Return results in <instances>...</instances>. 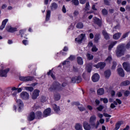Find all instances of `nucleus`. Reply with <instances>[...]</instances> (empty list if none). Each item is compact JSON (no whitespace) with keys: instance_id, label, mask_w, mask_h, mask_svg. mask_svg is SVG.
<instances>
[{"instance_id":"obj_4","label":"nucleus","mask_w":130,"mask_h":130,"mask_svg":"<svg viewBox=\"0 0 130 130\" xmlns=\"http://www.w3.org/2000/svg\"><path fill=\"white\" fill-rule=\"evenodd\" d=\"M40 93V90L38 89H35L31 95V98L33 100L37 99L38 97L39 96V93Z\"/></svg>"},{"instance_id":"obj_40","label":"nucleus","mask_w":130,"mask_h":130,"mask_svg":"<svg viewBox=\"0 0 130 130\" xmlns=\"http://www.w3.org/2000/svg\"><path fill=\"white\" fill-rule=\"evenodd\" d=\"M75 79H76V83H80L82 81V78L80 76L75 77Z\"/></svg>"},{"instance_id":"obj_62","label":"nucleus","mask_w":130,"mask_h":130,"mask_svg":"<svg viewBox=\"0 0 130 130\" xmlns=\"http://www.w3.org/2000/svg\"><path fill=\"white\" fill-rule=\"evenodd\" d=\"M73 105H76V106H80V103L79 102H75L73 103Z\"/></svg>"},{"instance_id":"obj_49","label":"nucleus","mask_w":130,"mask_h":130,"mask_svg":"<svg viewBox=\"0 0 130 130\" xmlns=\"http://www.w3.org/2000/svg\"><path fill=\"white\" fill-rule=\"evenodd\" d=\"M41 102H45L46 101V98L44 96H42L41 98Z\"/></svg>"},{"instance_id":"obj_28","label":"nucleus","mask_w":130,"mask_h":130,"mask_svg":"<svg viewBox=\"0 0 130 130\" xmlns=\"http://www.w3.org/2000/svg\"><path fill=\"white\" fill-rule=\"evenodd\" d=\"M78 29H83L84 28V24L82 22H79L76 26Z\"/></svg>"},{"instance_id":"obj_5","label":"nucleus","mask_w":130,"mask_h":130,"mask_svg":"<svg viewBox=\"0 0 130 130\" xmlns=\"http://www.w3.org/2000/svg\"><path fill=\"white\" fill-rule=\"evenodd\" d=\"M96 118H97L96 117V116H95L94 115L91 116L90 117L89 122L91 123V125L92 127V128L95 127V122L96 121Z\"/></svg>"},{"instance_id":"obj_18","label":"nucleus","mask_w":130,"mask_h":130,"mask_svg":"<svg viewBox=\"0 0 130 130\" xmlns=\"http://www.w3.org/2000/svg\"><path fill=\"white\" fill-rule=\"evenodd\" d=\"M51 11H55L58 8V5L55 3H52L50 6Z\"/></svg>"},{"instance_id":"obj_16","label":"nucleus","mask_w":130,"mask_h":130,"mask_svg":"<svg viewBox=\"0 0 130 130\" xmlns=\"http://www.w3.org/2000/svg\"><path fill=\"white\" fill-rule=\"evenodd\" d=\"M6 30L8 32H10L11 33H14L17 31V28L12 27V26L8 25L6 27Z\"/></svg>"},{"instance_id":"obj_36","label":"nucleus","mask_w":130,"mask_h":130,"mask_svg":"<svg viewBox=\"0 0 130 130\" xmlns=\"http://www.w3.org/2000/svg\"><path fill=\"white\" fill-rule=\"evenodd\" d=\"M102 14H103L104 16H107L108 14V11H107V10L104 9L102 10Z\"/></svg>"},{"instance_id":"obj_30","label":"nucleus","mask_w":130,"mask_h":130,"mask_svg":"<svg viewBox=\"0 0 130 130\" xmlns=\"http://www.w3.org/2000/svg\"><path fill=\"white\" fill-rule=\"evenodd\" d=\"M86 57H87L88 59L89 60H92V59H93V58H94V56H93V55L87 53L86 54Z\"/></svg>"},{"instance_id":"obj_55","label":"nucleus","mask_w":130,"mask_h":130,"mask_svg":"<svg viewBox=\"0 0 130 130\" xmlns=\"http://www.w3.org/2000/svg\"><path fill=\"white\" fill-rule=\"evenodd\" d=\"M88 0H79L80 3L82 5H84V4H86V2H87Z\"/></svg>"},{"instance_id":"obj_29","label":"nucleus","mask_w":130,"mask_h":130,"mask_svg":"<svg viewBox=\"0 0 130 130\" xmlns=\"http://www.w3.org/2000/svg\"><path fill=\"white\" fill-rule=\"evenodd\" d=\"M77 59L78 64H80V66H82V64L84 63V62L83 61V58H82V57H78Z\"/></svg>"},{"instance_id":"obj_6","label":"nucleus","mask_w":130,"mask_h":130,"mask_svg":"<svg viewBox=\"0 0 130 130\" xmlns=\"http://www.w3.org/2000/svg\"><path fill=\"white\" fill-rule=\"evenodd\" d=\"M10 71V69H7L4 70H0V77L7 78V74Z\"/></svg>"},{"instance_id":"obj_21","label":"nucleus","mask_w":130,"mask_h":130,"mask_svg":"<svg viewBox=\"0 0 130 130\" xmlns=\"http://www.w3.org/2000/svg\"><path fill=\"white\" fill-rule=\"evenodd\" d=\"M121 32H117L114 34V35L113 36V39H114L115 40H117L118 39H119V38H120V37L121 36Z\"/></svg>"},{"instance_id":"obj_59","label":"nucleus","mask_w":130,"mask_h":130,"mask_svg":"<svg viewBox=\"0 0 130 130\" xmlns=\"http://www.w3.org/2000/svg\"><path fill=\"white\" fill-rule=\"evenodd\" d=\"M101 100H103L104 103H108V100L107 99H101Z\"/></svg>"},{"instance_id":"obj_50","label":"nucleus","mask_w":130,"mask_h":130,"mask_svg":"<svg viewBox=\"0 0 130 130\" xmlns=\"http://www.w3.org/2000/svg\"><path fill=\"white\" fill-rule=\"evenodd\" d=\"M104 108V107H103V106L101 105L99 107H98L96 108V109H98V110H99V111H102V110Z\"/></svg>"},{"instance_id":"obj_10","label":"nucleus","mask_w":130,"mask_h":130,"mask_svg":"<svg viewBox=\"0 0 130 130\" xmlns=\"http://www.w3.org/2000/svg\"><path fill=\"white\" fill-rule=\"evenodd\" d=\"M92 81L94 83H96V82H98L99 81V79H100V76L99 74L95 73L93 75V76L91 77Z\"/></svg>"},{"instance_id":"obj_61","label":"nucleus","mask_w":130,"mask_h":130,"mask_svg":"<svg viewBox=\"0 0 130 130\" xmlns=\"http://www.w3.org/2000/svg\"><path fill=\"white\" fill-rule=\"evenodd\" d=\"M69 58L70 60H74L75 59V56L71 55Z\"/></svg>"},{"instance_id":"obj_26","label":"nucleus","mask_w":130,"mask_h":130,"mask_svg":"<svg viewBox=\"0 0 130 130\" xmlns=\"http://www.w3.org/2000/svg\"><path fill=\"white\" fill-rule=\"evenodd\" d=\"M54 99L55 101H58V100H60V94L59 93H55L54 95Z\"/></svg>"},{"instance_id":"obj_31","label":"nucleus","mask_w":130,"mask_h":130,"mask_svg":"<svg viewBox=\"0 0 130 130\" xmlns=\"http://www.w3.org/2000/svg\"><path fill=\"white\" fill-rule=\"evenodd\" d=\"M130 82L128 80H125L124 81L122 82L121 85L122 86H128L129 85Z\"/></svg>"},{"instance_id":"obj_39","label":"nucleus","mask_w":130,"mask_h":130,"mask_svg":"<svg viewBox=\"0 0 130 130\" xmlns=\"http://www.w3.org/2000/svg\"><path fill=\"white\" fill-rule=\"evenodd\" d=\"M99 39H100V35H96L94 37V41H95V42H98Z\"/></svg>"},{"instance_id":"obj_37","label":"nucleus","mask_w":130,"mask_h":130,"mask_svg":"<svg viewBox=\"0 0 130 130\" xmlns=\"http://www.w3.org/2000/svg\"><path fill=\"white\" fill-rule=\"evenodd\" d=\"M24 89L27 91H29V92H32L34 90V88L32 87H24Z\"/></svg>"},{"instance_id":"obj_23","label":"nucleus","mask_w":130,"mask_h":130,"mask_svg":"<svg viewBox=\"0 0 130 130\" xmlns=\"http://www.w3.org/2000/svg\"><path fill=\"white\" fill-rule=\"evenodd\" d=\"M110 76H111V71L110 70H107L105 72V77L106 79H109Z\"/></svg>"},{"instance_id":"obj_41","label":"nucleus","mask_w":130,"mask_h":130,"mask_svg":"<svg viewBox=\"0 0 130 130\" xmlns=\"http://www.w3.org/2000/svg\"><path fill=\"white\" fill-rule=\"evenodd\" d=\"M78 109L80 110V111H85V108H84V107H83V105H81L79 106L78 107Z\"/></svg>"},{"instance_id":"obj_34","label":"nucleus","mask_w":130,"mask_h":130,"mask_svg":"<svg viewBox=\"0 0 130 130\" xmlns=\"http://www.w3.org/2000/svg\"><path fill=\"white\" fill-rule=\"evenodd\" d=\"M113 104H114V105H117V103L118 104H121V103H122V102H121V100L118 99H116V101L113 102Z\"/></svg>"},{"instance_id":"obj_22","label":"nucleus","mask_w":130,"mask_h":130,"mask_svg":"<svg viewBox=\"0 0 130 130\" xmlns=\"http://www.w3.org/2000/svg\"><path fill=\"white\" fill-rule=\"evenodd\" d=\"M103 34L105 37V39L106 40H108L109 39H110V37H109V34H108V33H107L106 30H103Z\"/></svg>"},{"instance_id":"obj_13","label":"nucleus","mask_w":130,"mask_h":130,"mask_svg":"<svg viewBox=\"0 0 130 130\" xmlns=\"http://www.w3.org/2000/svg\"><path fill=\"white\" fill-rule=\"evenodd\" d=\"M83 127L85 130H91V128H93L92 125H90V124L87 122H84Z\"/></svg>"},{"instance_id":"obj_60","label":"nucleus","mask_w":130,"mask_h":130,"mask_svg":"<svg viewBox=\"0 0 130 130\" xmlns=\"http://www.w3.org/2000/svg\"><path fill=\"white\" fill-rule=\"evenodd\" d=\"M104 116H105V117H111V115H109V114H108L107 113H104Z\"/></svg>"},{"instance_id":"obj_27","label":"nucleus","mask_w":130,"mask_h":130,"mask_svg":"<svg viewBox=\"0 0 130 130\" xmlns=\"http://www.w3.org/2000/svg\"><path fill=\"white\" fill-rule=\"evenodd\" d=\"M53 107L56 113H58V112L60 111V109H59V107L57 106L56 105H54Z\"/></svg>"},{"instance_id":"obj_15","label":"nucleus","mask_w":130,"mask_h":130,"mask_svg":"<svg viewBox=\"0 0 130 130\" xmlns=\"http://www.w3.org/2000/svg\"><path fill=\"white\" fill-rule=\"evenodd\" d=\"M123 68L124 69L125 71L126 72H130V64L124 62L122 64Z\"/></svg>"},{"instance_id":"obj_17","label":"nucleus","mask_w":130,"mask_h":130,"mask_svg":"<svg viewBox=\"0 0 130 130\" xmlns=\"http://www.w3.org/2000/svg\"><path fill=\"white\" fill-rule=\"evenodd\" d=\"M93 22L95 24L99 25V27H101V26H102V21H101V20L98 18L94 17Z\"/></svg>"},{"instance_id":"obj_3","label":"nucleus","mask_w":130,"mask_h":130,"mask_svg":"<svg viewBox=\"0 0 130 130\" xmlns=\"http://www.w3.org/2000/svg\"><path fill=\"white\" fill-rule=\"evenodd\" d=\"M20 96L21 99H23V100H28L30 95L28 92L23 91L20 94Z\"/></svg>"},{"instance_id":"obj_12","label":"nucleus","mask_w":130,"mask_h":130,"mask_svg":"<svg viewBox=\"0 0 130 130\" xmlns=\"http://www.w3.org/2000/svg\"><path fill=\"white\" fill-rule=\"evenodd\" d=\"M51 113V109L50 108H47L43 112V116L44 117H47V116H49L50 114Z\"/></svg>"},{"instance_id":"obj_53","label":"nucleus","mask_w":130,"mask_h":130,"mask_svg":"<svg viewBox=\"0 0 130 130\" xmlns=\"http://www.w3.org/2000/svg\"><path fill=\"white\" fill-rule=\"evenodd\" d=\"M71 82L72 83H77V79H76V77L72 78Z\"/></svg>"},{"instance_id":"obj_44","label":"nucleus","mask_w":130,"mask_h":130,"mask_svg":"<svg viewBox=\"0 0 130 130\" xmlns=\"http://www.w3.org/2000/svg\"><path fill=\"white\" fill-rule=\"evenodd\" d=\"M130 94V92L128 90H126L124 92V96H125V97H127V96H129Z\"/></svg>"},{"instance_id":"obj_2","label":"nucleus","mask_w":130,"mask_h":130,"mask_svg":"<svg viewBox=\"0 0 130 130\" xmlns=\"http://www.w3.org/2000/svg\"><path fill=\"white\" fill-rule=\"evenodd\" d=\"M124 52H125L124 45H120L117 46L116 50V55L117 57H121V56L124 55Z\"/></svg>"},{"instance_id":"obj_35","label":"nucleus","mask_w":130,"mask_h":130,"mask_svg":"<svg viewBox=\"0 0 130 130\" xmlns=\"http://www.w3.org/2000/svg\"><path fill=\"white\" fill-rule=\"evenodd\" d=\"M75 129L76 130H82V125L80 124H76L75 126Z\"/></svg>"},{"instance_id":"obj_20","label":"nucleus","mask_w":130,"mask_h":130,"mask_svg":"<svg viewBox=\"0 0 130 130\" xmlns=\"http://www.w3.org/2000/svg\"><path fill=\"white\" fill-rule=\"evenodd\" d=\"M8 21L9 19H6L3 21L2 25L0 26L1 30H3V29L5 28V27H6V25H7V23H8Z\"/></svg>"},{"instance_id":"obj_25","label":"nucleus","mask_w":130,"mask_h":130,"mask_svg":"<svg viewBox=\"0 0 130 130\" xmlns=\"http://www.w3.org/2000/svg\"><path fill=\"white\" fill-rule=\"evenodd\" d=\"M51 14V12L50 10L47 11V14L46 16V21H49V19H50V15Z\"/></svg>"},{"instance_id":"obj_24","label":"nucleus","mask_w":130,"mask_h":130,"mask_svg":"<svg viewBox=\"0 0 130 130\" xmlns=\"http://www.w3.org/2000/svg\"><path fill=\"white\" fill-rule=\"evenodd\" d=\"M97 94L98 95H103V94H104V88H99L98 90H97Z\"/></svg>"},{"instance_id":"obj_45","label":"nucleus","mask_w":130,"mask_h":130,"mask_svg":"<svg viewBox=\"0 0 130 130\" xmlns=\"http://www.w3.org/2000/svg\"><path fill=\"white\" fill-rule=\"evenodd\" d=\"M91 51L92 52H96V51H98V49L96 47V46H93L91 49Z\"/></svg>"},{"instance_id":"obj_57","label":"nucleus","mask_w":130,"mask_h":130,"mask_svg":"<svg viewBox=\"0 0 130 130\" xmlns=\"http://www.w3.org/2000/svg\"><path fill=\"white\" fill-rule=\"evenodd\" d=\"M73 14L74 16H78L79 15V11L78 10L74 11Z\"/></svg>"},{"instance_id":"obj_47","label":"nucleus","mask_w":130,"mask_h":130,"mask_svg":"<svg viewBox=\"0 0 130 130\" xmlns=\"http://www.w3.org/2000/svg\"><path fill=\"white\" fill-rule=\"evenodd\" d=\"M112 60V58L111 56H108V58L106 59V62L109 63Z\"/></svg>"},{"instance_id":"obj_51","label":"nucleus","mask_w":130,"mask_h":130,"mask_svg":"<svg viewBox=\"0 0 130 130\" xmlns=\"http://www.w3.org/2000/svg\"><path fill=\"white\" fill-rule=\"evenodd\" d=\"M25 30H23V29L19 30V34H20L21 37H23V35H24V33H25Z\"/></svg>"},{"instance_id":"obj_56","label":"nucleus","mask_w":130,"mask_h":130,"mask_svg":"<svg viewBox=\"0 0 130 130\" xmlns=\"http://www.w3.org/2000/svg\"><path fill=\"white\" fill-rule=\"evenodd\" d=\"M96 5H97V3H95V4L93 5L92 6V9L93 11H97V9H96Z\"/></svg>"},{"instance_id":"obj_64","label":"nucleus","mask_w":130,"mask_h":130,"mask_svg":"<svg viewBox=\"0 0 130 130\" xmlns=\"http://www.w3.org/2000/svg\"><path fill=\"white\" fill-rule=\"evenodd\" d=\"M98 116L101 119L102 117H103V115L102 114L99 113L98 114Z\"/></svg>"},{"instance_id":"obj_19","label":"nucleus","mask_w":130,"mask_h":130,"mask_svg":"<svg viewBox=\"0 0 130 130\" xmlns=\"http://www.w3.org/2000/svg\"><path fill=\"white\" fill-rule=\"evenodd\" d=\"M118 74L120 77H124V71L122 68H119L117 70Z\"/></svg>"},{"instance_id":"obj_52","label":"nucleus","mask_w":130,"mask_h":130,"mask_svg":"<svg viewBox=\"0 0 130 130\" xmlns=\"http://www.w3.org/2000/svg\"><path fill=\"white\" fill-rule=\"evenodd\" d=\"M62 12L65 14V13H67V9L66 8V7L64 5L63 6L62 8Z\"/></svg>"},{"instance_id":"obj_46","label":"nucleus","mask_w":130,"mask_h":130,"mask_svg":"<svg viewBox=\"0 0 130 130\" xmlns=\"http://www.w3.org/2000/svg\"><path fill=\"white\" fill-rule=\"evenodd\" d=\"M127 36H128V32H126L122 35L121 39H124V38H126Z\"/></svg>"},{"instance_id":"obj_9","label":"nucleus","mask_w":130,"mask_h":130,"mask_svg":"<svg viewBox=\"0 0 130 130\" xmlns=\"http://www.w3.org/2000/svg\"><path fill=\"white\" fill-rule=\"evenodd\" d=\"M105 66H106V63L104 62H100L98 63L97 64H95L93 66L94 68H96V69H101L102 70V69H104L105 68Z\"/></svg>"},{"instance_id":"obj_58","label":"nucleus","mask_w":130,"mask_h":130,"mask_svg":"<svg viewBox=\"0 0 130 130\" xmlns=\"http://www.w3.org/2000/svg\"><path fill=\"white\" fill-rule=\"evenodd\" d=\"M17 93L18 92L17 91H14L12 92V95L13 96V97H16Z\"/></svg>"},{"instance_id":"obj_7","label":"nucleus","mask_w":130,"mask_h":130,"mask_svg":"<svg viewBox=\"0 0 130 130\" xmlns=\"http://www.w3.org/2000/svg\"><path fill=\"white\" fill-rule=\"evenodd\" d=\"M19 80L20 81H22L23 82H28L29 81H33V77L30 76H27V77H20Z\"/></svg>"},{"instance_id":"obj_11","label":"nucleus","mask_w":130,"mask_h":130,"mask_svg":"<svg viewBox=\"0 0 130 130\" xmlns=\"http://www.w3.org/2000/svg\"><path fill=\"white\" fill-rule=\"evenodd\" d=\"M85 37V34H81L78 38L75 39V41H77L79 44L82 43L83 39Z\"/></svg>"},{"instance_id":"obj_8","label":"nucleus","mask_w":130,"mask_h":130,"mask_svg":"<svg viewBox=\"0 0 130 130\" xmlns=\"http://www.w3.org/2000/svg\"><path fill=\"white\" fill-rule=\"evenodd\" d=\"M15 100L16 101V103H17L18 105L19 106V109L18 111H20L23 107H24V104L23 103V102L22 100L20 99H17L16 98H15Z\"/></svg>"},{"instance_id":"obj_48","label":"nucleus","mask_w":130,"mask_h":130,"mask_svg":"<svg viewBox=\"0 0 130 130\" xmlns=\"http://www.w3.org/2000/svg\"><path fill=\"white\" fill-rule=\"evenodd\" d=\"M117 63L116 62L114 61L113 62V65L112 66V70H114V69H115V68H116V66H117Z\"/></svg>"},{"instance_id":"obj_38","label":"nucleus","mask_w":130,"mask_h":130,"mask_svg":"<svg viewBox=\"0 0 130 130\" xmlns=\"http://www.w3.org/2000/svg\"><path fill=\"white\" fill-rule=\"evenodd\" d=\"M36 115L38 118H41V117L42 116V112L40 111H38L36 113Z\"/></svg>"},{"instance_id":"obj_54","label":"nucleus","mask_w":130,"mask_h":130,"mask_svg":"<svg viewBox=\"0 0 130 130\" xmlns=\"http://www.w3.org/2000/svg\"><path fill=\"white\" fill-rule=\"evenodd\" d=\"M22 43L24 44V45H27L28 44V40H24L22 41Z\"/></svg>"},{"instance_id":"obj_1","label":"nucleus","mask_w":130,"mask_h":130,"mask_svg":"<svg viewBox=\"0 0 130 130\" xmlns=\"http://www.w3.org/2000/svg\"><path fill=\"white\" fill-rule=\"evenodd\" d=\"M66 86H67V83H63L62 85H60L58 82H54L50 87L49 91L53 92L55 90H61V86L66 87Z\"/></svg>"},{"instance_id":"obj_14","label":"nucleus","mask_w":130,"mask_h":130,"mask_svg":"<svg viewBox=\"0 0 130 130\" xmlns=\"http://www.w3.org/2000/svg\"><path fill=\"white\" fill-rule=\"evenodd\" d=\"M34 119H35V113L31 112L28 115L27 120L29 121H32V120H34Z\"/></svg>"},{"instance_id":"obj_33","label":"nucleus","mask_w":130,"mask_h":130,"mask_svg":"<svg viewBox=\"0 0 130 130\" xmlns=\"http://www.w3.org/2000/svg\"><path fill=\"white\" fill-rule=\"evenodd\" d=\"M116 43H117V41L112 42L111 44L109 46V50H111L112 48H113V46L115 45Z\"/></svg>"},{"instance_id":"obj_63","label":"nucleus","mask_w":130,"mask_h":130,"mask_svg":"<svg viewBox=\"0 0 130 130\" xmlns=\"http://www.w3.org/2000/svg\"><path fill=\"white\" fill-rule=\"evenodd\" d=\"M116 95L118 97H121V96H122V93H121V92H118L116 93Z\"/></svg>"},{"instance_id":"obj_43","label":"nucleus","mask_w":130,"mask_h":130,"mask_svg":"<svg viewBox=\"0 0 130 130\" xmlns=\"http://www.w3.org/2000/svg\"><path fill=\"white\" fill-rule=\"evenodd\" d=\"M72 2L75 6H79V0H72Z\"/></svg>"},{"instance_id":"obj_42","label":"nucleus","mask_w":130,"mask_h":130,"mask_svg":"<svg viewBox=\"0 0 130 130\" xmlns=\"http://www.w3.org/2000/svg\"><path fill=\"white\" fill-rule=\"evenodd\" d=\"M85 10L86 11H89V10H90V4H89V2H87L86 4Z\"/></svg>"},{"instance_id":"obj_32","label":"nucleus","mask_w":130,"mask_h":130,"mask_svg":"<svg viewBox=\"0 0 130 130\" xmlns=\"http://www.w3.org/2000/svg\"><path fill=\"white\" fill-rule=\"evenodd\" d=\"M120 125H121V122H118L116 123L115 128L114 130H118L119 129V127H120Z\"/></svg>"}]
</instances>
